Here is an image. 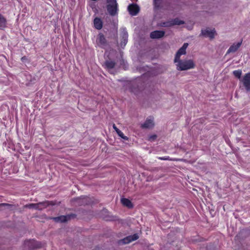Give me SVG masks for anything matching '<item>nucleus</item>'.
<instances>
[{"instance_id":"4","label":"nucleus","mask_w":250,"mask_h":250,"mask_svg":"<svg viewBox=\"0 0 250 250\" xmlns=\"http://www.w3.org/2000/svg\"><path fill=\"white\" fill-rule=\"evenodd\" d=\"M215 30L213 29H206L202 30L201 35L205 37H209L210 39L214 38Z\"/></svg>"},{"instance_id":"15","label":"nucleus","mask_w":250,"mask_h":250,"mask_svg":"<svg viewBox=\"0 0 250 250\" xmlns=\"http://www.w3.org/2000/svg\"><path fill=\"white\" fill-rule=\"evenodd\" d=\"M97 42L98 44L102 46L106 45V41L103 34H99L97 38Z\"/></svg>"},{"instance_id":"11","label":"nucleus","mask_w":250,"mask_h":250,"mask_svg":"<svg viewBox=\"0 0 250 250\" xmlns=\"http://www.w3.org/2000/svg\"><path fill=\"white\" fill-rule=\"evenodd\" d=\"M165 35V32L163 31H154L150 33V37L151 39H159Z\"/></svg>"},{"instance_id":"9","label":"nucleus","mask_w":250,"mask_h":250,"mask_svg":"<svg viewBox=\"0 0 250 250\" xmlns=\"http://www.w3.org/2000/svg\"><path fill=\"white\" fill-rule=\"evenodd\" d=\"M139 236L137 234H134L133 235L128 236L121 241L123 244H128L133 241L138 239Z\"/></svg>"},{"instance_id":"18","label":"nucleus","mask_w":250,"mask_h":250,"mask_svg":"<svg viewBox=\"0 0 250 250\" xmlns=\"http://www.w3.org/2000/svg\"><path fill=\"white\" fill-rule=\"evenodd\" d=\"M6 19L0 14V29H3L6 27Z\"/></svg>"},{"instance_id":"6","label":"nucleus","mask_w":250,"mask_h":250,"mask_svg":"<svg viewBox=\"0 0 250 250\" xmlns=\"http://www.w3.org/2000/svg\"><path fill=\"white\" fill-rule=\"evenodd\" d=\"M128 10L131 15L135 16L139 11V7L135 4H130L128 6Z\"/></svg>"},{"instance_id":"8","label":"nucleus","mask_w":250,"mask_h":250,"mask_svg":"<svg viewBox=\"0 0 250 250\" xmlns=\"http://www.w3.org/2000/svg\"><path fill=\"white\" fill-rule=\"evenodd\" d=\"M184 22L179 19L176 18L167 22L163 23L164 26H170L174 25H180L182 24Z\"/></svg>"},{"instance_id":"24","label":"nucleus","mask_w":250,"mask_h":250,"mask_svg":"<svg viewBox=\"0 0 250 250\" xmlns=\"http://www.w3.org/2000/svg\"><path fill=\"white\" fill-rule=\"evenodd\" d=\"M156 138L157 136L156 135H153L149 137V140L151 141H153L156 139Z\"/></svg>"},{"instance_id":"21","label":"nucleus","mask_w":250,"mask_h":250,"mask_svg":"<svg viewBox=\"0 0 250 250\" xmlns=\"http://www.w3.org/2000/svg\"><path fill=\"white\" fill-rule=\"evenodd\" d=\"M116 132L120 137L125 140H128V138L125 136L124 133L120 129H119Z\"/></svg>"},{"instance_id":"27","label":"nucleus","mask_w":250,"mask_h":250,"mask_svg":"<svg viewBox=\"0 0 250 250\" xmlns=\"http://www.w3.org/2000/svg\"><path fill=\"white\" fill-rule=\"evenodd\" d=\"M113 127L115 129L116 132H117L119 130V129L116 127V126L115 125H113Z\"/></svg>"},{"instance_id":"10","label":"nucleus","mask_w":250,"mask_h":250,"mask_svg":"<svg viewBox=\"0 0 250 250\" xmlns=\"http://www.w3.org/2000/svg\"><path fill=\"white\" fill-rule=\"evenodd\" d=\"M153 119L151 118H147L145 122L142 125V127L144 128H151L154 126Z\"/></svg>"},{"instance_id":"25","label":"nucleus","mask_w":250,"mask_h":250,"mask_svg":"<svg viewBox=\"0 0 250 250\" xmlns=\"http://www.w3.org/2000/svg\"><path fill=\"white\" fill-rule=\"evenodd\" d=\"M36 204H30L27 205V207L29 208H34L36 209V206H34V205H36Z\"/></svg>"},{"instance_id":"3","label":"nucleus","mask_w":250,"mask_h":250,"mask_svg":"<svg viewBox=\"0 0 250 250\" xmlns=\"http://www.w3.org/2000/svg\"><path fill=\"white\" fill-rule=\"evenodd\" d=\"M188 45V43H184L183 46L178 50L175 57L174 62H176V61L180 59L181 55L186 54V49Z\"/></svg>"},{"instance_id":"5","label":"nucleus","mask_w":250,"mask_h":250,"mask_svg":"<svg viewBox=\"0 0 250 250\" xmlns=\"http://www.w3.org/2000/svg\"><path fill=\"white\" fill-rule=\"evenodd\" d=\"M243 83L247 91H250V73L245 74L243 79Z\"/></svg>"},{"instance_id":"22","label":"nucleus","mask_w":250,"mask_h":250,"mask_svg":"<svg viewBox=\"0 0 250 250\" xmlns=\"http://www.w3.org/2000/svg\"><path fill=\"white\" fill-rule=\"evenodd\" d=\"M155 7H159L161 3V0H153Z\"/></svg>"},{"instance_id":"7","label":"nucleus","mask_w":250,"mask_h":250,"mask_svg":"<svg viewBox=\"0 0 250 250\" xmlns=\"http://www.w3.org/2000/svg\"><path fill=\"white\" fill-rule=\"evenodd\" d=\"M121 37L122 41H121L120 45L122 47H123L126 45L127 42L128 34L125 28L122 29Z\"/></svg>"},{"instance_id":"1","label":"nucleus","mask_w":250,"mask_h":250,"mask_svg":"<svg viewBox=\"0 0 250 250\" xmlns=\"http://www.w3.org/2000/svg\"><path fill=\"white\" fill-rule=\"evenodd\" d=\"M176 63L177 69L179 71L187 70L195 67V63L192 60H181L180 59Z\"/></svg>"},{"instance_id":"19","label":"nucleus","mask_w":250,"mask_h":250,"mask_svg":"<svg viewBox=\"0 0 250 250\" xmlns=\"http://www.w3.org/2000/svg\"><path fill=\"white\" fill-rule=\"evenodd\" d=\"M115 63L113 61H106L105 65L108 69H111L115 66Z\"/></svg>"},{"instance_id":"20","label":"nucleus","mask_w":250,"mask_h":250,"mask_svg":"<svg viewBox=\"0 0 250 250\" xmlns=\"http://www.w3.org/2000/svg\"><path fill=\"white\" fill-rule=\"evenodd\" d=\"M242 73V72L241 70H236L233 71V74L234 76L238 79L241 78Z\"/></svg>"},{"instance_id":"2","label":"nucleus","mask_w":250,"mask_h":250,"mask_svg":"<svg viewBox=\"0 0 250 250\" xmlns=\"http://www.w3.org/2000/svg\"><path fill=\"white\" fill-rule=\"evenodd\" d=\"M106 8L109 14L115 16L118 12V4L116 0H106Z\"/></svg>"},{"instance_id":"13","label":"nucleus","mask_w":250,"mask_h":250,"mask_svg":"<svg viewBox=\"0 0 250 250\" xmlns=\"http://www.w3.org/2000/svg\"><path fill=\"white\" fill-rule=\"evenodd\" d=\"M241 45V42H239L236 43H233L230 46L229 49L227 51V53H233L236 52L238 49L240 47Z\"/></svg>"},{"instance_id":"14","label":"nucleus","mask_w":250,"mask_h":250,"mask_svg":"<svg viewBox=\"0 0 250 250\" xmlns=\"http://www.w3.org/2000/svg\"><path fill=\"white\" fill-rule=\"evenodd\" d=\"M94 26L97 29L100 30L103 27V22L102 20L99 18H96L94 20Z\"/></svg>"},{"instance_id":"26","label":"nucleus","mask_w":250,"mask_h":250,"mask_svg":"<svg viewBox=\"0 0 250 250\" xmlns=\"http://www.w3.org/2000/svg\"><path fill=\"white\" fill-rule=\"evenodd\" d=\"M2 206H7V207H10L11 206V205L10 204H6V203H2V204H0V207H2Z\"/></svg>"},{"instance_id":"17","label":"nucleus","mask_w":250,"mask_h":250,"mask_svg":"<svg viewBox=\"0 0 250 250\" xmlns=\"http://www.w3.org/2000/svg\"><path fill=\"white\" fill-rule=\"evenodd\" d=\"M121 201L122 204L124 206H126L128 208H132L133 207L132 204L129 199L126 198H122Z\"/></svg>"},{"instance_id":"16","label":"nucleus","mask_w":250,"mask_h":250,"mask_svg":"<svg viewBox=\"0 0 250 250\" xmlns=\"http://www.w3.org/2000/svg\"><path fill=\"white\" fill-rule=\"evenodd\" d=\"M49 205L48 202H40L34 205L36 206V209L38 210H42L46 208Z\"/></svg>"},{"instance_id":"23","label":"nucleus","mask_w":250,"mask_h":250,"mask_svg":"<svg viewBox=\"0 0 250 250\" xmlns=\"http://www.w3.org/2000/svg\"><path fill=\"white\" fill-rule=\"evenodd\" d=\"M158 159L161 160H172L169 156L160 157Z\"/></svg>"},{"instance_id":"12","label":"nucleus","mask_w":250,"mask_h":250,"mask_svg":"<svg viewBox=\"0 0 250 250\" xmlns=\"http://www.w3.org/2000/svg\"><path fill=\"white\" fill-rule=\"evenodd\" d=\"M70 215H62L57 217H53L52 219L56 222H65L70 219Z\"/></svg>"}]
</instances>
